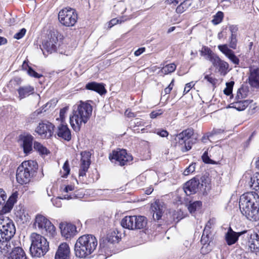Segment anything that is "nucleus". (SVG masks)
<instances>
[{
	"label": "nucleus",
	"mask_w": 259,
	"mask_h": 259,
	"mask_svg": "<svg viewBox=\"0 0 259 259\" xmlns=\"http://www.w3.org/2000/svg\"><path fill=\"white\" fill-rule=\"evenodd\" d=\"M109 242L110 240L107 239L100 242L99 247L102 250L101 251L106 252L108 248V243Z\"/></svg>",
	"instance_id": "nucleus-44"
},
{
	"label": "nucleus",
	"mask_w": 259,
	"mask_h": 259,
	"mask_svg": "<svg viewBox=\"0 0 259 259\" xmlns=\"http://www.w3.org/2000/svg\"><path fill=\"white\" fill-rule=\"evenodd\" d=\"M224 18V14L221 11H219L214 16L212 20V23L214 25L220 23Z\"/></svg>",
	"instance_id": "nucleus-39"
},
{
	"label": "nucleus",
	"mask_w": 259,
	"mask_h": 259,
	"mask_svg": "<svg viewBox=\"0 0 259 259\" xmlns=\"http://www.w3.org/2000/svg\"><path fill=\"white\" fill-rule=\"evenodd\" d=\"M55 126L49 121L39 123L35 129V132L44 138H50L54 134Z\"/></svg>",
	"instance_id": "nucleus-11"
},
{
	"label": "nucleus",
	"mask_w": 259,
	"mask_h": 259,
	"mask_svg": "<svg viewBox=\"0 0 259 259\" xmlns=\"http://www.w3.org/2000/svg\"><path fill=\"white\" fill-rule=\"evenodd\" d=\"M98 245L96 238L90 234L80 236L74 245V252L76 257L84 258L92 254Z\"/></svg>",
	"instance_id": "nucleus-2"
},
{
	"label": "nucleus",
	"mask_w": 259,
	"mask_h": 259,
	"mask_svg": "<svg viewBox=\"0 0 259 259\" xmlns=\"http://www.w3.org/2000/svg\"><path fill=\"white\" fill-rule=\"evenodd\" d=\"M44 108H45V107L43 106L42 109H37L35 111L33 112L32 114H31L30 115V118H31V119H35V118L38 115H39L40 114H41L42 113V110Z\"/></svg>",
	"instance_id": "nucleus-55"
},
{
	"label": "nucleus",
	"mask_w": 259,
	"mask_h": 259,
	"mask_svg": "<svg viewBox=\"0 0 259 259\" xmlns=\"http://www.w3.org/2000/svg\"><path fill=\"white\" fill-rule=\"evenodd\" d=\"M60 228L62 236L66 239L73 237L77 233L76 226L71 224H60Z\"/></svg>",
	"instance_id": "nucleus-16"
},
{
	"label": "nucleus",
	"mask_w": 259,
	"mask_h": 259,
	"mask_svg": "<svg viewBox=\"0 0 259 259\" xmlns=\"http://www.w3.org/2000/svg\"><path fill=\"white\" fill-rule=\"evenodd\" d=\"M68 110V107H65L61 109L60 111V117L61 119V122L63 123L65 118V115Z\"/></svg>",
	"instance_id": "nucleus-54"
},
{
	"label": "nucleus",
	"mask_w": 259,
	"mask_h": 259,
	"mask_svg": "<svg viewBox=\"0 0 259 259\" xmlns=\"http://www.w3.org/2000/svg\"><path fill=\"white\" fill-rule=\"evenodd\" d=\"M6 198L7 195L5 191L2 189H0V206L5 203Z\"/></svg>",
	"instance_id": "nucleus-48"
},
{
	"label": "nucleus",
	"mask_w": 259,
	"mask_h": 259,
	"mask_svg": "<svg viewBox=\"0 0 259 259\" xmlns=\"http://www.w3.org/2000/svg\"><path fill=\"white\" fill-rule=\"evenodd\" d=\"M229 30L231 32V35H237L238 27L235 25H230L229 26Z\"/></svg>",
	"instance_id": "nucleus-53"
},
{
	"label": "nucleus",
	"mask_w": 259,
	"mask_h": 259,
	"mask_svg": "<svg viewBox=\"0 0 259 259\" xmlns=\"http://www.w3.org/2000/svg\"><path fill=\"white\" fill-rule=\"evenodd\" d=\"M145 51V48H141L136 51L134 53V54L136 56H139L141 54H142Z\"/></svg>",
	"instance_id": "nucleus-64"
},
{
	"label": "nucleus",
	"mask_w": 259,
	"mask_h": 259,
	"mask_svg": "<svg viewBox=\"0 0 259 259\" xmlns=\"http://www.w3.org/2000/svg\"><path fill=\"white\" fill-rule=\"evenodd\" d=\"M77 198L76 194L72 192H69L68 194H63L62 197H61V199H72Z\"/></svg>",
	"instance_id": "nucleus-46"
},
{
	"label": "nucleus",
	"mask_w": 259,
	"mask_h": 259,
	"mask_svg": "<svg viewBox=\"0 0 259 259\" xmlns=\"http://www.w3.org/2000/svg\"><path fill=\"white\" fill-rule=\"evenodd\" d=\"M218 48L220 51L224 54L234 64H239V59L234 54V52L228 48L227 45H219Z\"/></svg>",
	"instance_id": "nucleus-20"
},
{
	"label": "nucleus",
	"mask_w": 259,
	"mask_h": 259,
	"mask_svg": "<svg viewBox=\"0 0 259 259\" xmlns=\"http://www.w3.org/2000/svg\"><path fill=\"white\" fill-rule=\"evenodd\" d=\"M249 243V247L252 252L256 253L259 252V231L251 235Z\"/></svg>",
	"instance_id": "nucleus-26"
},
{
	"label": "nucleus",
	"mask_w": 259,
	"mask_h": 259,
	"mask_svg": "<svg viewBox=\"0 0 259 259\" xmlns=\"http://www.w3.org/2000/svg\"><path fill=\"white\" fill-rule=\"evenodd\" d=\"M202 159L204 162L206 163H211V160L208 156L207 152L205 151L202 156Z\"/></svg>",
	"instance_id": "nucleus-57"
},
{
	"label": "nucleus",
	"mask_w": 259,
	"mask_h": 259,
	"mask_svg": "<svg viewBox=\"0 0 259 259\" xmlns=\"http://www.w3.org/2000/svg\"><path fill=\"white\" fill-rule=\"evenodd\" d=\"M56 134L59 137L66 141H69L71 139V131L67 125L63 123L57 126Z\"/></svg>",
	"instance_id": "nucleus-18"
},
{
	"label": "nucleus",
	"mask_w": 259,
	"mask_h": 259,
	"mask_svg": "<svg viewBox=\"0 0 259 259\" xmlns=\"http://www.w3.org/2000/svg\"><path fill=\"white\" fill-rule=\"evenodd\" d=\"M134 215L126 216L121 220L120 225L124 228L134 230Z\"/></svg>",
	"instance_id": "nucleus-30"
},
{
	"label": "nucleus",
	"mask_w": 259,
	"mask_h": 259,
	"mask_svg": "<svg viewBox=\"0 0 259 259\" xmlns=\"http://www.w3.org/2000/svg\"><path fill=\"white\" fill-rule=\"evenodd\" d=\"M195 163H191L188 167H187L184 170L183 174L185 176H188L189 174L194 172L195 170Z\"/></svg>",
	"instance_id": "nucleus-43"
},
{
	"label": "nucleus",
	"mask_w": 259,
	"mask_h": 259,
	"mask_svg": "<svg viewBox=\"0 0 259 259\" xmlns=\"http://www.w3.org/2000/svg\"><path fill=\"white\" fill-rule=\"evenodd\" d=\"M119 22V20L116 18L112 19L109 22V27L111 28L113 26L118 24Z\"/></svg>",
	"instance_id": "nucleus-63"
},
{
	"label": "nucleus",
	"mask_w": 259,
	"mask_h": 259,
	"mask_svg": "<svg viewBox=\"0 0 259 259\" xmlns=\"http://www.w3.org/2000/svg\"><path fill=\"white\" fill-rule=\"evenodd\" d=\"M174 85V80L172 79L168 86L164 89L165 94H169Z\"/></svg>",
	"instance_id": "nucleus-60"
},
{
	"label": "nucleus",
	"mask_w": 259,
	"mask_h": 259,
	"mask_svg": "<svg viewBox=\"0 0 259 259\" xmlns=\"http://www.w3.org/2000/svg\"><path fill=\"white\" fill-rule=\"evenodd\" d=\"M229 47L233 49H236L237 44V35H231L229 39Z\"/></svg>",
	"instance_id": "nucleus-41"
},
{
	"label": "nucleus",
	"mask_w": 259,
	"mask_h": 259,
	"mask_svg": "<svg viewBox=\"0 0 259 259\" xmlns=\"http://www.w3.org/2000/svg\"><path fill=\"white\" fill-rule=\"evenodd\" d=\"M212 239V235L211 232H205L203 231L202 235L201 238V243L203 245L201 248L202 251H203L204 246L206 245V248L209 246L210 243L211 242Z\"/></svg>",
	"instance_id": "nucleus-31"
},
{
	"label": "nucleus",
	"mask_w": 259,
	"mask_h": 259,
	"mask_svg": "<svg viewBox=\"0 0 259 259\" xmlns=\"http://www.w3.org/2000/svg\"><path fill=\"white\" fill-rule=\"evenodd\" d=\"M33 147L41 155H47L49 152V150L45 147L37 142H34Z\"/></svg>",
	"instance_id": "nucleus-34"
},
{
	"label": "nucleus",
	"mask_w": 259,
	"mask_h": 259,
	"mask_svg": "<svg viewBox=\"0 0 259 259\" xmlns=\"http://www.w3.org/2000/svg\"><path fill=\"white\" fill-rule=\"evenodd\" d=\"M222 60L217 55H215L210 62L214 67H217Z\"/></svg>",
	"instance_id": "nucleus-50"
},
{
	"label": "nucleus",
	"mask_w": 259,
	"mask_h": 259,
	"mask_svg": "<svg viewBox=\"0 0 259 259\" xmlns=\"http://www.w3.org/2000/svg\"><path fill=\"white\" fill-rule=\"evenodd\" d=\"M91 153L83 151L81 153L80 166L79 170V177H84L86 175L91 163Z\"/></svg>",
	"instance_id": "nucleus-15"
},
{
	"label": "nucleus",
	"mask_w": 259,
	"mask_h": 259,
	"mask_svg": "<svg viewBox=\"0 0 259 259\" xmlns=\"http://www.w3.org/2000/svg\"><path fill=\"white\" fill-rule=\"evenodd\" d=\"M193 134V129L187 128L180 134L174 135L173 144L175 147L181 146V150L183 152L190 150L196 141V138L192 137Z\"/></svg>",
	"instance_id": "nucleus-6"
},
{
	"label": "nucleus",
	"mask_w": 259,
	"mask_h": 259,
	"mask_svg": "<svg viewBox=\"0 0 259 259\" xmlns=\"http://www.w3.org/2000/svg\"><path fill=\"white\" fill-rule=\"evenodd\" d=\"M109 157L112 162H114L120 166L126 165L133 160L132 156L128 154L124 149L113 150Z\"/></svg>",
	"instance_id": "nucleus-10"
},
{
	"label": "nucleus",
	"mask_w": 259,
	"mask_h": 259,
	"mask_svg": "<svg viewBox=\"0 0 259 259\" xmlns=\"http://www.w3.org/2000/svg\"><path fill=\"white\" fill-rule=\"evenodd\" d=\"M226 87L224 90V93L227 96L231 95V96H233L232 95V90L233 88L234 85V81H231L230 82H226Z\"/></svg>",
	"instance_id": "nucleus-38"
},
{
	"label": "nucleus",
	"mask_w": 259,
	"mask_h": 259,
	"mask_svg": "<svg viewBox=\"0 0 259 259\" xmlns=\"http://www.w3.org/2000/svg\"><path fill=\"white\" fill-rule=\"evenodd\" d=\"M17 194L13 193L8 199L7 202H5V205L3 207V210L5 212H9L17 201Z\"/></svg>",
	"instance_id": "nucleus-29"
},
{
	"label": "nucleus",
	"mask_w": 259,
	"mask_h": 259,
	"mask_svg": "<svg viewBox=\"0 0 259 259\" xmlns=\"http://www.w3.org/2000/svg\"><path fill=\"white\" fill-rule=\"evenodd\" d=\"M242 232H236L231 227H229L227 232L225 234V240L228 245L235 244L238 240L239 237Z\"/></svg>",
	"instance_id": "nucleus-21"
},
{
	"label": "nucleus",
	"mask_w": 259,
	"mask_h": 259,
	"mask_svg": "<svg viewBox=\"0 0 259 259\" xmlns=\"http://www.w3.org/2000/svg\"><path fill=\"white\" fill-rule=\"evenodd\" d=\"M250 187L253 190L259 192V172H256L251 177Z\"/></svg>",
	"instance_id": "nucleus-32"
},
{
	"label": "nucleus",
	"mask_w": 259,
	"mask_h": 259,
	"mask_svg": "<svg viewBox=\"0 0 259 259\" xmlns=\"http://www.w3.org/2000/svg\"><path fill=\"white\" fill-rule=\"evenodd\" d=\"M58 46V39L56 34L51 33L50 37L46 40H44L42 44L41 50L43 51V54L46 55L44 50L46 51L49 53H52L57 51V48Z\"/></svg>",
	"instance_id": "nucleus-13"
},
{
	"label": "nucleus",
	"mask_w": 259,
	"mask_h": 259,
	"mask_svg": "<svg viewBox=\"0 0 259 259\" xmlns=\"http://www.w3.org/2000/svg\"><path fill=\"white\" fill-rule=\"evenodd\" d=\"M248 82L251 87L259 88V68L251 67L250 68Z\"/></svg>",
	"instance_id": "nucleus-19"
},
{
	"label": "nucleus",
	"mask_w": 259,
	"mask_h": 259,
	"mask_svg": "<svg viewBox=\"0 0 259 259\" xmlns=\"http://www.w3.org/2000/svg\"><path fill=\"white\" fill-rule=\"evenodd\" d=\"M74 186L73 185L66 186L63 190V192L68 194L70 192H72L74 190Z\"/></svg>",
	"instance_id": "nucleus-62"
},
{
	"label": "nucleus",
	"mask_w": 259,
	"mask_h": 259,
	"mask_svg": "<svg viewBox=\"0 0 259 259\" xmlns=\"http://www.w3.org/2000/svg\"><path fill=\"white\" fill-rule=\"evenodd\" d=\"M216 67L218 68L220 74L224 76L228 72L229 65L227 62L222 60Z\"/></svg>",
	"instance_id": "nucleus-35"
},
{
	"label": "nucleus",
	"mask_w": 259,
	"mask_h": 259,
	"mask_svg": "<svg viewBox=\"0 0 259 259\" xmlns=\"http://www.w3.org/2000/svg\"><path fill=\"white\" fill-rule=\"evenodd\" d=\"M236 101L233 103V107L238 111L244 110L249 105V102L248 100H236Z\"/></svg>",
	"instance_id": "nucleus-33"
},
{
	"label": "nucleus",
	"mask_w": 259,
	"mask_h": 259,
	"mask_svg": "<svg viewBox=\"0 0 259 259\" xmlns=\"http://www.w3.org/2000/svg\"><path fill=\"white\" fill-rule=\"evenodd\" d=\"M34 226L37 227L42 232L48 233L50 236H53L56 233V229L54 225L45 217L37 214L35 217Z\"/></svg>",
	"instance_id": "nucleus-9"
},
{
	"label": "nucleus",
	"mask_w": 259,
	"mask_h": 259,
	"mask_svg": "<svg viewBox=\"0 0 259 259\" xmlns=\"http://www.w3.org/2000/svg\"><path fill=\"white\" fill-rule=\"evenodd\" d=\"M70 248L66 243H61L56 251L55 259H69Z\"/></svg>",
	"instance_id": "nucleus-17"
},
{
	"label": "nucleus",
	"mask_w": 259,
	"mask_h": 259,
	"mask_svg": "<svg viewBox=\"0 0 259 259\" xmlns=\"http://www.w3.org/2000/svg\"><path fill=\"white\" fill-rule=\"evenodd\" d=\"M165 208L164 203L158 199L151 203L150 208L151 212L153 213L154 220L159 221L161 219Z\"/></svg>",
	"instance_id": "nucleus-14"
},
{
	"label": "nucleus",
	"mask_w": 259,
	"mask_h": 259,
	"mask_svg": "<svg viewBox=\"0 0 259 259\" xmlns=\"http://www.w3.org/2000/svg\"><path fill=\"white\" fill-rule=\"evenodd\" d=\"M58 19L63 25L67 27L73 26L76 23L77 15L74 9L66 8L59 12Z\"/></svg>",
	"instance_id": "nucleus-8"
},
{
	"label": "nucleus",
	"mask_w": 259,
	"mask_h": 259,
	"mask_svg": "<svg viewBox=\"0 0 259 259\" xmlns=\"http://www.w3.org/2000/svg\"><path fill=\"white\" fill-rule=\"evenodd\" d=\"M202 183L200 184L199 180H197L195 178L187 182L184 187L185 192L187 195H190L192 194L196 193L201 187L203 186L204 178L202 177L200 179Z\"/></svg>",
	"instance_id": "nucleus-12"
},
{
	"label": "nucleus",
	"mask_w": 259,
	"mask_h": 259,
	"mask_svg": "<svg viewBox=\"0 0 259 259\" xmlns=\"http://www.w3.org/2000/svg\"><path fill=\"white\" fill-rule=\"evenodd\" d=\"M63 169L64 170V171L65 172V173L64 174H63V177L66 178L67 177V176L69 175V172H70V168H69L68 161H66L64 163L63 166Z\"/></svg>",
	"instance_id": "nucleus-49"
},
{
	"label": "nucleus",
	"mask_w": 259,
	"mask_h": 259,
	"mask_svg": "<svg viewBox=\"0 0 259 259\" xmlns=\"http://www.w3.org/2000/svg\"><path fill=\"white\" fill-rule=\"evenodd\" d=\"M131 122L136 126H144V122L139 118H135L131 120Z\"/></svg>",
	"instance_id": "nucleus-52"
},
{
	"label": "nucleus",
	"mask_w": 259,
	"mask_h": 259,
	"mask_svg": "<svg viewBox=\"0 0 259 259\" xmlns=\"http://www.w3.org/2000/svg\"><path fill=\"white\" fill-rule=\"evenodd\" d=\"M85 88L89 90L95 91L101 95L106 94L107 92L103 83H97L94 81L87 83Z\"/></svg>",
	"instance_id": "nucleus-22"
},
{
	"label": "nucleus",
	"mask_w": 259,
	"mask_h": 259,
	"mask_svg": "<svg viewBox=\"0 0 259 259\" xmlns=\"http://www.w3.org/2000/svg\"><path fill=\"white\" fill-rule=\"evenodd\" d=\"M211 50L206 46H203L200 52V54L201 56H206L209 53H210Z\"/></svg>",
	"instance_id": "nucleus-56"
},
{
	"label": "nucleus",
	"mask_w": 259,
	"mask_h": 259,
	"mask_svg": "<svg viewBox=\"0 0 259 259\" xmlns=\"http://www.w3.org/2000/svg\"><path fill=\"white\" fill-rule=\"evenodd\" d=\"M239 208L248 220L259 221V195L253 192L242 194L239 199Z\"/></svg>",
	"instance_id": "nucleus-1"
},
{
	"label": "nucleus",
	"mask_w": 259,
	"mask_h": 259,
	"mask_svg": "<svg viewBox=\"0 0 259 259\" xmlns=\"http://www.w3.org/2000/svg\"><path fill=\"white\" fill-rule=\"evenodd\" d=\"M8 259H27L22 248L16 247L13 248L8 256Z\"/></svg>",
	"instance_id": "nucleus-25"
},
{
	"label": "nucleus",
	"mask_w": 259,
	"mask_h": 259,
	"mask_svg": "<svg viewBox=\"0 0 259 259\" xmlns=\"http://www.w3.org/2000/svg\"><path fill=\"white\" fill-rule=\"evenodd\" d=\"M28 67V69L27 71L28 74L32 77H34L36 78H39L42 76L41 74H39L35 72L31 67Z\"/></svg>",
	"instance_id": "nucleus-45"
},
{
	"label": "nucleus",
	"mask_w": 259,
	"mask_h": 259,
	"mask_svg": "<svg viewBox=\"0 0 259 259\" xmlns=\"http://www.w3.org/2000/svg\"><path fill=\"white\" fill-rule=\"evenodd\" d=\"M247 96L246 92L243 88H240L237 91L236 96V100H241L246 98Z\"/></svg>",
	"instance_id": "nucleus-42"
},
{
	"label": "nucleus",
	"mask_w": 259,
	"mask_h": 259,
	"mask_svg": "<svg viewBox=\"0 0 259 259\" xmlns=\"http://www.w3.org/2000/svg\"><path fill=\"white\" fill-rule=\"evenodd\" d=\"M202 205L200 201H196L192 203H190L188 205V209L190 213L194 212L197 209L199 208Z\"/></svg>",
	"instance_id": "nucleus-36"
},
{
	"label": "nucleus",
	"mask_w": 259,
	"mask_h": 259,
	"mask_svg": "<svg viewBox=\"0 0 259 259\" xmlns=\"http://www.w3.org/2000/svg\"><path fill=\"white\" fill-rule=\"evenodd\" d=\"M33 140V137L30 135H26L23 137L22 147L25 153H29L32 151Z\"/></svg>",
	"instance_id": "nucleus-28"
},
{
	"label": "nucleus",
	"mask_w": 259,
	"mask_h": 259,
	"mask_svg": "<svg viewBox=\"0 0 259 259\" xmlns=\"http://www.w3.org/2000/svg\"><path fill=\"white\" fill-rule=\"evenodd\" d=\"M26 32V30L25 28H22L18 32L16 33L14 36V38L17 39H20L22 38Z\"/></svg>",
	"instance_id": "nucleus-47"
},
{
	"label": "nucleus",
	"mask_w": 259,
	"mask_h": 259,
	"mask_svg": "<svg viewBox=\"0 0 259 259\" xmlns=\"http://www.w3.org/2000/svg\"><path fill=\"white\" fill-rule=\"evenodd\" d=\"M204 79L207 80L209 82L212 84L213 85H214L217 82V79L215 78L210 77L208 75H206L204 77Z\"/></svg>",
	"instance_id": "nucleus-61"
},
{
	"label": "nucleus",
	"mask_w": 259,
	"mask_h": 259,
	"mask_svg": "<svg viewBox=\"0 0 259 259\" xmlns=\"http://www.w3.org/2000/svg\"><path fill=\"white\" fill-rule=\"evenodd\" d=\"M194 85V84L193 82H191L189 83H188L186 84L185 87L184 88V94H186L188 93L190 89Z\"/></svg>",
	"instance_id": "nucleus-59"
},
{
	"label": "nucleus",
	"mask_w": 259,
	"mask_h": 259,
	"mask_svg": "<svg viewBox=\"0 0 259 259\" xmlns=\"http://www.w3.org/2000/svg\"><path fill=\"white\" fill-rule=\"evenodd\" d=\"M38 164L34 160L23 161L17 168L16 180L18 183L23 185L28 183L36 172Z\"/></svg>",
	"instance_id": "nucleus-4"
},
{
	"label": "nucleus",
	"mask_w": 259,
	"mask_h": 259,
	"mask_svg": "<svg viewBox=\"0 0 259 259\" xmlns=\"http://www.w3.org/2000/svg\"><path fill=\"white\" fill-rule=\"evenodd\" d=\"M15 227L8 218H0V242L3 240H10L15 235Z\"/></svg>",
	"instance_id": "nucleus-7"
},
{
	"label": "nucleus",
	"mask_w": 259,
	"mask_h": 259,
	"mask_svg": "<svg viewBox=\"0 0 259 259\" xmlns=\"http://www.w3.org/2000/svg\"><path fill=\"white\" fill-rule=\"evenodd\" d=\"M176 69V65L175 63H171L166 65V66H164L162 69L161 71L162 73H164L165 74H167L168 73H170L171 72H173Z\"/></svg>",
	"instance_id": "nucleus-37"
},
{
	"label": "nucleus",
	"mask_w": 259,
	"mask_h": 259,
	"mask_svg": "<svg viewBox=\"0 0 259 259\" xmlns=\"http://www.w3.org/2000/svg\"><path fill=\"white\" fill-rule=\"evenodd\" d=\"M162 113H163V111L161 109L153 111L150 114V117L151 118H155L157 117L158 116L161 115Z\"/></svg>",
	"instance_id": "nucleus-51"
},
{
	"label": "nucleus",
	"mask_w": 259,
	"mask_h": 259,
	"mask_svg": "<svg viewBox=\"0 0 259 259\" xmlns=\"http://www.w3.org/2000/svg\"><path fill=\"white\" fill-rule=\"evenodd\" d=\"M92 106L89 103L80 101L76 110L70 116V123L76 132L79 131L82 123H86L92 113Z\"/></svg>",
	"instance_id": "nucleus-3"
},
{
	"label": "nucleus",
	"mask_w": 259,
	"mask_h": 259,
	"mask_svg": "<svg viewBox=\"0 0 259 259\" xmlns=\"http://www.w3.org/2000/svg\"><path fill=\"white\" fill-rule=\"evenodd\" d=\"M187 3L188 1H184L183 2L181 3V4L179 5L176 9L177 13L179 14L183 13L190 5V4H188Z\"/></svg>",
	"instance_id": "nucleus-40"
},
{
	"label": "nucleus",
	"mask_w": 259,
	"mask_h": 259,
	"mask_svg": "<svg viewBox=\"0 0 259 259\" xmlns=\"http://www.w3.org/2000/svg\"><path fill=\"white\" fill-rule=\"evenodd\" d=\"M17 91L19 94L18 98L21 100L33 94L34 92V89L32 86L27 85L20 87L17 89Z\"/></svg>",
	"instance_id": "nucleus-23"
},
{
	"label": "nucleus",
	"mask_w": 259,
	"mask_h": 259,
	"mask_svg": "<svg viewBox=\"0 0 259 259\" xmlns=\"http://www.w3.org/2000/svg\"><path fill=\"white\" fill-rule=\"evenodd\" d=\"M155 133L161 137H166L168 136V133L166 130L158 129Z\"/></svg>",
	"instance_id": "nucleus-58"
},
{
	"label": "nucleus",
	"mask_w": 259,
	"mask_h": 259,
	"mask_svg": "<svg viewBox=\"0 0 259 259\" xmlns=\"http://www.w3.org/2000/svg\"><path fill=\"white\" fill-rule=\"evenodd\" d=\"M30 239V253L32 256L40 257L49 251V243L45 237L33 233L31 234Z\"/></svg>",
	"instance_id": "nucleus-5"
},
{
	"label": "nucleus",
	"mask_w": 259,
	"mask_h": 259,
	"mask_svg": "<svg viewBox=\"0 0 259 259\" xmlns=\"http://www.w3.org/2000/svg\"><path fill=\"white\" fill-rule=\"evenodd\" d=\"M134 230L145 228L147 224V219L144 216L134 215Z\"/></svg>",
	"instance_id": "nucleus-27"
},
{
	"label": "nucleus",
	"mask_w": 259,
	"mask_h": 259,
	"mask_svg": "<svg viewBox=\"0 0 259 259\" xmlns=\"http://www.w3.org/2000/svg\"><path fill=\"white\" fill-rule=\"evenodd\" d=\"M13 249L10 240H3L0 242V256L1 257H7L9 252Z\"/></svg>",
	"instance_id": "nucleus-24"
}]
</instances>
